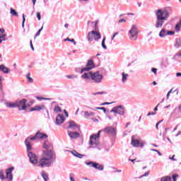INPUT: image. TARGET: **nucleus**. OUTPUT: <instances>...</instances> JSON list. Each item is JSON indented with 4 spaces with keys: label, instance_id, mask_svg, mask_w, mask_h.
<instances>
[{
    "label": "nucleus",
    "instance_id": "32",
    "mask_svg": "<svg viewBox=\"0 0 181 181\" xmlns=\"http://www.w3.org/2000/svg\"><path fill=\"white\" fill-rule=\"evenodd\" d=\"M160 181H172V177H170V176H165L162 177Z\"/></svg>",
    "mask_w": 181,
    "mask_h": 181
},
{
    "label": "nucleus",
    "instance_id": "43",
    "mask_svg": "<svg viewBox=\"0 0 181 181\" xmlns=\"http://www.w3.org/2000/svg\"><path fill=\"white\" fill-rule=\"evenodd\" d=\"M97 110H102V111H103V112H107V109H105V107H96Z\"/></svg>",
    "mask_w": 181,
    "mask_h": 181
},
{
    "label": "nucleus",
    "instance_id": "22",
    "mask_svg": "<svg viewBox=\"0 0 181 181\" xmlns=\"http://www.w3.org/2000/svg\"><path fill=\"white\" fill-rule=\"evenodd\" d=\"M174 47L175 49H180L181 47V39L177 38L175 40V43L174 44Z\"/></svg>",
    "mask_w": 181,
    "mask_h": 181
},
{
    "label": "nucleus",
    "instance_id": "58",
    "mask_svg": "<svg viewBox=\"0 0 181 181\" xmlns=\"http://www.w3.org/2000/svg\"><path fill=\"white\" fill-rule=\"evenodd\" d=\"M127 15L129 16H134V15H135V14L134 13H127Z\"/></svg>",
    "mask_w": 181,
    "mask_h": 181
},
{
    "label": "nucleus",
    "instance_id": "33",
    "mask_svg": "<svg viewBox=\"0 0 181 181\" xmlns=\"http://www.w3.org/2000/svg\"><path fill=\"white\" fill-rule=\"evenodd\" d=\"M102 47L105 49L107 50V45H105V37H103L102 40Z\"/></svg>",
    "mask_w": 181,
    "mask_h": 181
},
{
    "label": "nucleus",
    "instance_id": "42",
    "mask_svg": "<svg viewBox=\"0 0 181 181\" xmlns=\"http://www.w3.org/2000/svg\"><path fill=\"white\" fill-rule=\"evenodd\" d=\"M175 156H176L175 155H173L172 157H169V159L170 160H173V162H177V159L175 158Z\"/></svg>",
    "mask_w": 181,
    "mask_h": 181
},
{
    "label": "nucleus",
    "instance_id": "63",
    "mask_svg": "<svg viewBox=\"0 0 181 181\" xmlns=\"http://www.w3.org/2000/svg\"><path fill=\"white\" fill-rule=\"evenodd\" d=\"M64 28H66L67 29V28H69V25H68L67 23H66V24L64 25Z\"/></svg>",
    "mask_w": 181,
    "mask_h": 181
},
{
    "label": "nucleus",
    "instance_id": "3",
    "mask_svg": "<svg viewBox=\"0 0 181 181\" xmlns=\"http://www.w3.org/2000/svg\"><path fill=\"white\" fill-rule=\"evenodd\" d=\"M55 160L56 156H54L53 150H43L42 158L40 160L38 166L40 168H50Z\"/></svg>",
    "mask_w": 181,
    "mask_h": 181
},
{
    "label": "nucleus",
    "instance_id": "20",
    "mask_svg": "<svg viewBox=\"0 0 181 181\" xmlns=\"http://www.w3.org/2000/svg\"><path fill=\"white\" fill-rule=\"evenodd\" d=\"M43 108H45V105H36L34 106L33 107L30 108V111L33 112V111H40L42 110H43Z\"/></svg>",
    "mask_w": 181,
    "mask_h": 181
},
{
    "label": "nucleus",
    "instance_id": "49",
    "mask_svg": "<svg viewBox=\"0 0 181 181\" xmlns=\"http://www.w3.org/2000/svg\"><path fill=\"white\" fill-rule=\"evenodd\" d=\"M177 175H176V174H174V175H173V181H176V177H177Z\"/></svg>",
    "mask_w": 181,
    "mask_h": 181
},
{
    "label": "nucleus",
    "instance_id": "37",
    "mask_svg": "<svg viewBox=\"0 0 181 181\" xmlns=\"http://www.w3.org/2000/svg\"><path fill=\"white\" fill-rule=\"evenodd\" d=\"M0 39H1L4 42L6 41V34L1 35Z\"/></svg>",
    "mask_w": 181,
    "mask_h": 181
},
{
    "label": "nucleus",
    "instance_id": "19",
    "mask_svg": "<svg viewBox=\"0 0 181 181\" xmlns=\"http://www.w3.org/2000/svg\"><path fill=\"white\" fill-rule=\"evenodd\" d=\"M92 33H93V38L95 42H98L100 39H101V34L95 30H92Z\"/></svg>",
    "mask_w": 181,
    "mask_h": 181
},
{
    "label": "nucleus",
    "instance_id": "25",
    "mask_svg": "<svg viewBox=\"0 0 181 181\" xmlns=\"http://www.w3.org/2000/svg\"><path fill=\"white\" fill-rule=\"evenodd\" d=\"M71 153H72V155H74V156H76V158H79L80 159H81V158H83V156H84L83 155H81L76 151H71Z\"/></svg>",
    "mask_w": 181,
    "mask_h": 181
},
{
    "label": "nucleus",
    "instance_id": "16",
    "mask_svg": "<svg viewBox=\"0 0 181 181\" xmlns=\"http://www.w3.org/2000/svg\"><path fill=\"white\" fill-rule=\"evenodd\" d=\"M68 135L70 136L71 139H76L80 136V133L77 132L68 131Z\"/></svg>",
    "mask_w": 181,
    "mask_h": 181
},
{
    "label": "nucleus",
    "instance_id": "39",
    "mask_svg": "<svg viewBox=\"0 0 181 181\" xmlns=\"http://www.w3.org/2000/svg\"><path fill=\"white\" fill-rule=\"evenodd\" d=\"M149 175V171L145 173L143 175H141L139 179H142V177H145L146 176H148Z\"/></svg>",
    "mask_w": 181,
    "mask_h": 181
},
{
    "label": "nucleus",
    "instance_id": "12",
    "mask_svg": "<svg viewBox=\"0 0 181 181\" xmlns=\"http://www.w3.org/2000/svg\"><path fill=\"white\" fill-rule=\"evenodd\" d=\"M13 171V167L8 168L6 170V179H8V181L13 180V175H12V172Z\"/></svg>",
    "mask_w": 181,
    "mask_h": 181
},
{
    "label": "nucleus",
    "instance_id": "4",
    "mask_svg": "<svg viewBox=\"0 0 181 181\" xmlns=\"http://www.w3.org/2000/svg\"><path fill=\"white\" fill-rule=\"evenodd\" d=\"M81 78L83 80H92L93 83H96L97 84L101 83L103 81V74H100L99 71H90V72H84L83 74L81 75Z\"/></svg>",
    "mask_w": 181,
    "mask_h": 181
},
{
    "label": "nucleus",
    "instance_id": "11",
    "mask_svg": "<svg viewBox=\"0 0 181 181\" xmlns=\"http://www.w3.org/2000/svg\"><path fill=\"white\" fill-rule=\"evenodd\" d=\"M105 132H107L109 135H112V136H117V129L108 127L104 129Z\"/></svg>",
    "mask_w": 181,
    "mask_h": 181
},
{
    "label": "nucleus",
    "instance_id": "9",
    "mask_svg": "<svg viewBox=\"0 0 181 181\" xmlns=\"http://www.w3.org/2000/svg\"><path fill=\"white\" fill-rule=\"evenodd\" d=\"M101 132H103V130H100L97 134H93L90 136L89 142L90 145H92V146L94 145L95 146H97V145H98V141H97V139L100 138Z\"/></svg>",
    "mask_w": 181,
    "mask_h": 181
},
{
    "label": "nucleus",
    "instance_id": "8",
    "mask_svg": "<svg viewBox=\"0 0 181 181\" xmlns=\"http://www.w3.org/2000/svg\"><path fill=\"white\" fill-rule=\"evenodd\" d=\"M93 69H94V62L93 61V59H89L86 64V67L84 68H78L77 69V71H78V70H81V74L84 73V71H90V70H93Z\"/></svg>",
    "mask_w": 181,
    "mask_h": 181
},
{
    "label": "nucleus",
    "instance_id": "41",
    "mask_svg": "<svg viewBox=\"0 0 181 181\" xmlns=\"http://www.w3.org/2000/svg\"><path fill=\"white\" fill-rule=\"evenodd\" d=\"M26 18H25V14H23V23H22V28H25V22Z\"/></svg>",
    "mask_w": 181,
    "mask_h": 181
},
{
    "label": "nucleus",
    "instance_id": "46",
    "mask_svg": "<svg viewBox=\"0 0 181 181\" xmlns=\"http://www.w3.org/2000/svg\"><path fill=\"white\" fill-rule=\"evenodd\" d=\"M151 71L152 73H154V74H156L158 69L156 68H152Z\"/></svg>",
    "mask_w": 181,
    "mask_h": 181
},
{
    "label": "nucleus",
    "instance_id": "64",
    "mask_svg": "<svg viewBox=\"0 0 181 181\" xmlns=\"http://www.w3.org/2000/svg\"><path fill=\"white\" fill-rule=\"evenodd\" d=\"M178 110H179L180 112H181V105L179 106Z\"/></svg>",
    "mask_w": 181,
    "mask_h": 181
},
{
    "label": "nucleus",
    "instance_id": "53",
    "mask_svg": "<svg viewBox=\"0 0 181 181\" xmlns=\"http://www.w3.org/2000/svg\"><path fill=\"white\" fill-rule=\"evenodd\" d=\"M42 100H47V101H50V100H53V99L49 98H42Z\"/></svg>",
    "mask_w": 181,
    "mask_h": 181
},
{
    "label": "nucleus",
    "instance_id": "21",
    "mask_svg": "<svg viewBox=\"0 0 181 181\" xmlns=\"http://www.w3.org/2000/svg\"><path fill=\"white\" fill-rule=\"evenodd\" d=\"M0 71H3L4 74H8L9 73V69L8 67L5 66V65L1 64L0 65Z\"/></svg>",
    "mask_w": 181,
    "mask_h": 181
},
{
    "label": "nucleus",
    "instance_id": "54",
    "mask_svg": "<svg viewBox=\"0 0 181 181\" xmlns=\"http://www.w3.org/2000/svg\"><path fill=\"white\" fill-rule=\"evenodd\" d=\"M37 36H40V31H37L35 34V37H37Z\"/></svg>",
    "mask_w": 181,
    "mask_h": 181
},
{
    "label": "nucleus",
    "instance_id": "61",
    "mask_svg": "<svg viewBox=\"0 0 181 181\" xmlns=\"http://www.w3.org/2000/svg\"><path fill=\"white\" fill-rule=\"evenodd\" d=\"M180 134H181V132H178V133L175 135V136H178Z\"/></svg>",
    "mask_w": 181,
    "mask_h": 181
},
{
    "label": "nucleus",
    "instance_id": "44",
    "mask_svg": "<svg viewBox=\"0 0 181 181\" xmlns=\"http://www.w3.org/2000/svg\"><path fill=\"white\" fill-rule=\"evenodd\" d=\"M161 122H163V119H162V120H160V121H159L158 122H157L156 123V129H159V124L161 123Z\"/></svg>",
    "mask_w": 181,
    "mask_h": 181
},
{
    "label": "nucleus",
    "instance_id": "62",
    "mask_svg": "<svg viewBox=\"0 0 181 181\" xmlns=\"http://www.w3.org/2000/svg\"><path fill=\"white\" fill-rule=\"evenodd\" d=\"M69 179H70L71 181H74V178L73 177H70Z\"/></svg>",
    "mask_w": 181,
    "mask_h": 181
},
{
    "label": "nucleus",
    "instance_id": "51",
    "mask_svg": "<svg viewBox=\"0 0 181 181\" xmlns=\"http://www.w3.org/2000/svg\"><path fill=\"white\" fill-rule=\"evenodd\" d=\"M30 47H31L32 50H35V47H33V44L32 43V40H30Z\"/></svg>",
    "mask_w": 181,
    "mask_h": 181
},
{
    "label": "nucleus",
    "instance_id": "26",
    "mask_svg": "<svg viewBox=\"0 0 181 181\" xmlns=\"http://www.w3.org/2000/svg\"><path fill=\"white\" fill-rule=\"evenodd\" d=\"M10 13L12 15V16H18L16 10L13 9V8H10Z\"/></svg>",
    "mask_w": 181,
    "mask_h": 181
},
{
    "label": "nucleus",
    "instance_id": "7",
    "mask_svg": "<svg viewBox=\"0 0 181 181\" xmlns=\"http://www.w3.org/2000/svg\"><path fill=\"white\" fill-rule=\"evenodd\" d=\"M110 112H114V114H118L119 115L123 116L125 114V107L122 105L115 106L110 110Z\"/></svg>",
    "mask_w": 181,
    "mask_h": 181
},
{
    "label": "nucleus",
    "instance_id": "57",
    "mask_svg": "<svg viewBox=\"0 0 181 181\" xmlns=\"http://www.w3.org/2000/svg\"><path fill=\"white\" fill-rule=\"evenodd\" d=\"M118 35V33H115V34H113V36L112 37V40L114 39V37H115V36H117Z\"/></svg>",
    "mask_w": 181,
    "mask_h": 181
},
{
    "label": "nucleus",
    "instance_id": "60",
    "mask_svg": "<svg viewBox=\"0 0 181 181\" xmlns=\"http://www.w3.org/2000/svg\"><path fill=\"white\" fill-rule=\"evenodd\" d=\"M160 103L157 105V107L154 108V111H158V107H159Z\"/></svg>",
    "mask_w": 181,
    "mask_h": 181
},
{
    "label": "nucleus",
    "instance_id": "29",
    "mask_svg": "<svg viewBox=\"0 0 181 181\" xmlns=\"http://www.w3.org/2000/svg\"><path fill=\"white\" fill-rule=\"evenodd\" d=\"M180 29H181V24H180V23H177L175 25V32L179 33V32H180Z\"/></svg>",
    "mask_w": 181,
    "mask_h": 181
},
{
    "label": "nucleus",
    "instance_id": "17",
    "mask_svg": "<svg viewBox=\"0 0 181 181\" xmlns=\"http://www.w3.org/2000/svg\"><path fill=\"white\" fill-rule=\"evenodd\" d=\"M69 124V125L68 128H69L70 129H72V131H77V129H79L78 126L74 121H70Z\"/></svg>",
    "mask_w": 181,
    "mask_h": 181
},
{
    "label": "nucleus",
    "instance_id": "36",
    "mask_svg": "<svg viewBox=\"0 0 181 181\" xmlns=\"http://www.w3.org/2000/svg\"><path fill=\"white\" fill-rule=\"evenodd\" d=\"M66 78L74 80V78H77V75H67Z\"/></svg>",
    "mask_w": 181,
    "mask_h": 181
},
{
    "label": "nucleus",
    "instance_id": "15",
    "mask_svg": "<svg viewBox=\"0 0 181 181\" xmlns=\"http://www.w3.org/2000/svg\"><path fill=\"white\" fill-rule=\"evenodd\" d=\"M64 117L62 114H59L56 118V125H62L64 122Z\"/></svg>",
    "mask_w": 181,
    "mask_h": 181
},
{
    "label": "nucleus",
    "instance_id": "2",
    "mask_svg": "<svg viewBox=\"0 0 181 181\" xmlns=\"http://www.w3.org/2000/svg\"><path fill=\"white\" fill-rule=\"evenodd\" d=\"M47 138V134L42 133L40 132H37L35 136L28 137L25 140V144L27 148V152L28 155V158L30 159V163L33 165H36L37 163V158L36 157V154L33 153L32 151V144L30 141H37L39 139H46Z\"/></svg>",
    "mask_w": 181,
    "mask_h": 181
},
{
    "label": "nucleus",
    "instance_id": "40",
    "mask_svg": "<svg viewBox=\"0 0 181 181\" xmlns=\"http://www.w3.org/2000/svg\"><path fill=\"white\" fill-rule=\"evenodd\" d=\"M175 57H177L178 60H181V51L178 53H177L175 56Z\"/></svg>",
    "mask_w": 181,
    "mask_h": 181
},
{
    "label": "nucleus",
    "instance_id": "47",
    "mask_svg": "<svg viewBox=\"0 0 181 181\" xmlns=\"http://www.w3.org/2000/svg\"><path fill=\"white\" fill-rule=\"evenodd\" d=\"M114 102L112 103H108V102H105L101 104V105H110V104H112Z\"/></svg>",
    "mask_w": 181,
    "mask_h": 181
},
{
    "label": "nucleus",
    "instance_id": "30",
    "mask_svg": "<svg viewBox=\"0 0 181 181\" xmlns=\"http://www.w3.org/2000/svg\"><path fill=\"white\" fill-rule=\"evenodd\" d=\"M26 78L28 80V82L30 83H33V78L30 77V73L26 74Z\"/></svg>",
    "mask_w": 181,
    "mask_h": 181
},
{
    "label": "nucleus",
    "instance_id": "59",
    "mask_svg": "<svg viewBox=\"0 0 181 181\" xmlns=\"http://www.w3.org/2000/svg\"><path fill=\"white\" fill-rule=\"evenodd\" d=\"M64 111L66 117H69V113L67 112V111H66V110H64Z\"/></svg>",
    "mask_w": 181,
    "mask_h": 181
},
{
    "label": "nucleus",
    "instance_id": "18",
    "mask_svg": "<svg viewBox=\"0 0 181 181\" xmlns=\"http://www.w3.org/2000/svg\"><path fill=\"white\" fill-rule=\"evenodd\" d=\"M5 105L7 107V108H18L16 100L14 103L6 102Z\"/></svg>",
    "mask_w": 181,
    "mask_h": 181
},
{
    "label": "nucleus",
    "instance_id": "55",
    "mask_svg": "<svg viewBox=\"0 0 181 181\" xmlns=\"http://www.w3.org/2000/svg\"><path fill=\"white\" fill-rule=\"evenodd\" d=\"M176 77H181V72L176 73Z\"/></svg>",
    "mask_w": 181,
    "mask_h": 181
},
{
    "label": "nucleus",
    "instance_id": "35",
    "mask_svg": "<svg viewBox=\"0 0 181 181\" xmlns=\"http://www.w3.org/2000/svg\"><path fill=\"white\" fill-rule=\"evenodd\" d=\"M54 111L55 112H62V108L59 106H57L54 107Z\"/></svg>",
    "mask_w": 181,
    "mask_h": 181
},
{
    "label": "nucleus",
    "instance_id": "28",
    "mask_svg": "<svg viewBox=\"0 0 181 181\" xmlns=\"http://www.w3.org/2000/svg\"><path fill=\"white\" fill-rule=\"evenodd\" d=\"M84 115L85 117H94V115H95V113L93 112H88V111H86L84 112Z\"/></svg>",
    "mask_w": 181,
    "mask_h": 181
},
{
    "label": "nucleus",
    "instance_id": "24",
    "mask_svg": "<svg viewBox=\"0 0 181 181\" xmlns=\"http://www.w3.org/2000/svg\"><path fill=\"white\" fill-rule=\"evenodd\" d=\"M93 36H94L93 31L89 32L88 33L86 37H87L88 42H89V43H91L93 42Z\"/></svg>",
    "mask_w": 181,
    "mask_h": 181
},
{
    "label": "nucleus",
    "instance_id": "23",
    "mask_svg": "<svg viewBox=\"0 0 181 181\" xmlns=\"http://www.w3.org/2000/svg\"><path fill=\"white\" fill-rule=\"evenodd\" d=\"M128 77H129V74L122 72V82L127 83V81L128 80Z\"/></svg>",
    "mask_w": 181,
    "mask_h": 181
},
{
    "label": "nucleus",
    "instance_id": "38",
    "mask_svg": "<svg viewBox=\"0 0 181 181\" xmlns=\"http://www.w3.org/2000/svg\"><path fill=\"white\" fill-rule=\"evenodd\" d=\"M64 40H65V42H66V41L71 42L72 43H74V45H76V42L74 41V39H71V40H70V38H66V39H65Z\"/></svg>",
    "mask_w": 181,
    "mask_h": 181
},
{
    "label": "nucleus",
    "instance_id": "27",
    "mask_svg": "<svg viewBox=\"0 0 181 181\" xmlns=\"http://www.w3.org/2000/svg\"><path fill=\"white\" fill-rule=\"evenodd\" d=\"M41 176L44 179L45 181H47L49 176L47 175V174H46V172L42 171Z\"/></svg>",
    "mask_w": 181,
    "mask_h": 181
},
{
    "label": "nucleus",
    "instance_id": "6",
    "mask_svg": "<svg viewBox=\"0 0 181 181\" xmlns=\"http://www.w3.org/2000/svg\"><path fill=\"white\" fill-rule=\"evenodd\" d=\"M129 38L131 40H136L138 38V28L133 25L131 30L129 31Z\"/></svg>",
    "mask_w": 181,
    "mask_h": 181
},
{
    "label": "nucleus",
    "instance_id": "5",
    "mask_svg": "<svg viewBox=\"0 0 181 181\" xmlns=\"http://www.w3.org/2000/svg\"><path fill=\"white\" fill-rule=\"evenodd\" d=\"M26 99H22L21 100H16L17 104V108H18L19 111H25L28 107H30V105H26L27 103Z\"/></svg>",
    "mask_w": 181,
    "mask_h": 181
},
{
    "label": "nucleus",
    "instance_id": "45",
    "mask_svg": "<svg viewBox=\"0 0 181 181\" xmlns=\"http://www.w3.org/2000/svg\"><path fill=\"white\" fill-rule=\"evenodd\" d=\"M125 22H127V20L122 18L119 20L118 23H125Z\"/></svg>",
    "mask_w": 181,
    "mask_h": 181
},
{
    "label": "nucleus",
    "instance_id": "50",
    "mask_svg": "<svg viewBox=\"0 0 181 181\" xmlns=\"http://www.w3.org/2000/svg\"><path fill=\"white\" fill-rule=\"evenodd\" d=\"M1 33L2 35H4V34L5 33V29H4V28H0V35H1Z\"/></svg>",
    "mask_w": 181,
    "mask_h": 181
},
{
    "label": "nucleus",
    "instance_id": "1",
    "mask_svg": "<svg viewBox=\"0 0 181 181\" xmlns=\"http://www.w3.org/2000/svg\"><path fill=\"white\" fill-rule=\"evenodd\" d=\"M156 20L154 23L156 29H161L158 33L159 37H166V36H173L175 31H170L165 28H163L165 21L169 18V12L163 9H158L156 11Z\"/></svg>",
    "mask_w": 181,
    "mask_h": 181
},
{
    "label": "nucleus",
    "instance_id": "13",
    "mask_svg": "<svg viewBox=\"0 0 181 181\" xmlns=\"http://www.w3.org/2000/svg\"><path fill=\"white\" fill-rule=\"evenodd\" d=\"M132 145L135 148H138L139 146L140 148H144V142L139 141V139H135L134 138L132 139Z\"/></svg>",
    "mask_w": 181,
    "mask_h": 181
},
{
    "label": "nucleus",
    "instance_id": "52",
    "mask_svg": "<svg viewBox=\"0 0 181 181\" xmlns=\"http://www.w3.org/2000/svg\"><path fill=\"white\" fill-rule=\"evenodd\" d=\"M156 113V112H148L147 114V117H149L150 115H155Z\"/></svg>",
    "mask_w": 181,
    "mask_h": 181
},
{
    "label": "nucleus",
    "instance_id": "10",
    "mask_svg": "<svg viewBox=\"0 0 181 181\" xmlns=\"http://www.w3.org/2000/svg\"><path fill=\"white\" fill-rule=\"evenodd\" d=\"M86 165H87L88 166H90V168H94V169H98V170H104V165L98 163L90 161L86 162Z\"/></svg>",
    "mask_w": 181,
    "mask_h": 181
},
{
    "label": "nucleus",
    "instance_id": "34",
    "mask_svg": "<svg viewBox=\"0 0 181 181\" xmlns=\"http://www.w3.org/2000/svg\"><path fill=\"white\" fill-rule=\"evenodd\" d=\"M101 94H107V92L102 91V92L93 93L92 95H100Z\"/></svg>",
    "mask_w": 181,
    "mask_h": 181
},
{
    "label": "nucleus",
    "instance_id": "31",
    "mask_svg": "<svg viewBox=\"0 0 181 181\" xmlns=\"http://www.w3.org/2000/svg\"><path fill=\"white\" fill-rule=\"evenodd\" d=\"M0 179H1V180H5V179H6L5 174L4 173V170H0Z\"/></svg>",
    "mask_w": 181,
    "mask_h": 181
},
{
    "label": "nucleus",
    "instance_id": "48",
    "mask_svg": "<svg viewBox=\"0 0 181 181\" xmlns=\"http://www.w3.org/2000/svg\"><path fill=\"white\" fill-rule=\"evenodd\" d=\"M37 18L38 21H40V19H42V16H40V12L37 13Z\"/></svg>",
    "mask_w": 181,
    "mask_h": 181
},
{
    "label": "nucleus",
    "instance_id": "56",
    "mask_svg": "<svg viewBox=\"0 0 181 181\" xmlns=\"http://www.w3.org/2000/svg\"><path fill=\"white\" fill-rule=\"evenodd\" d=\"M169 130V128H165V132L163 133V136H165V135H166V132H168Z\"/></svg>",
    "mask_w": 181,
    "mask_h": 181
},
{
    "label": "nucleus",
    "instance_id": "14",
    "mask_svg": "<svg viewBox=\"0 0 181 181\" xmlns=\"http://www.w3.org/2000/svg\"><path fill=\"white\" fill-rule=\"evenodd\" d=\"M42 148L44 151H52L53 149V146L49 140H46L42 145Z\"/></svg>",
    "mask_w": 181,
    "mask_h": 181
}]
</instances>
